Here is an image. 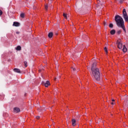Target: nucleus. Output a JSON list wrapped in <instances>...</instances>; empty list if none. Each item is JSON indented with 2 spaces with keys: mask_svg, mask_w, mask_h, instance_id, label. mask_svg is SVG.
I'll list each match as a JSON object with an SVG mask.
<instances>
[{
  "mask_svg": "<svg viewBox=\"0 0 128 128\" xmlns=\"http://www.w3.org/2000/svg\"><path fill=\"white\" fill-rule=\"evenodd\" d=\"M126 50H127L126 48L124 47V46L122 51L124 52H126Z\"/></svg>",
  "mask_w": 128,
  "mask_h": 128,
  "instance_id": "nucleus-17",
  "label": "nucleus"
},
{
  "mask_svg": "<svg viewBox=\"0 0 128 128\" xmlns=\"http://www.w3.org/2000/svg\"><path fill=\"white\" fill-rule=\"evenodd\" d=\"M110 34L112 35L114 34H116V30H112L110 32Z\"/></svg>",
  "mask_w": 128,
  "mask_h": 128,
  "instance_id": "nucleus-12",
  "label": "nucleus"
},
{
  "mask_svg": "<svg viewBox=\"0 0 128 128\" xmlns=\"http://www.w3.org/2000/svg\"><path fill=\"white\" fill-rule=\"evenodd\" d=\"M104 50L108 54V48H106V47H105L104 48Z\"/></svg>",
  "mask_w": 128,
  "mask_h": 128,
  "instance_id": "nucleus-23",
  "label": "nucleus"
},
{
  "mask_svg": "<svg viewBox=\"0 0 128 128\" xmlns=\"http://www.w3.org/2000/svg\"><path fill=\"white\" fill-rule=\"evenodd\" d=\"M124 18V20H125V21L126 22H128V16H125Z\"/></svg>",
  "mask_w": 128,
  "mask_h": 128,
  "instance_id": "nucleus-16",
  "label": "nucleus"
},
{
  "mask_svg": "<svg viewBox=\"0 0 128 128\" xmlns=\"http://www.w3.org/2000/svg\"><path fill=\"white\" fill-rule=\"evenodd\" d=\"M120 28H122V29L124 30V32L125 33L126 32V28L124 27V24L122 25V26H120Z\"/></svg>",
  "mask_w": 128,
  "mask_h": 128,
  "instance_id": "nucleus-11",
  "label": "nucleus"
},
{
  "mask_svg": "<svg viewBox=\"0 0 128 128\" xmlns=\"http://www.w3.org/2000/svg\"><path fill=\"white\" fill-rule=\"evenodd\" d=\"M112 102H114V100H112Z\"/></svg>",
  "mask_w": 128,
  "mask_h": 128,
  "instance_id": "nucleus-30",
  "label": "nucleus"
},
{
  "mask_svg": "<svg viewBox=\"0 0 128 128\" xmlns=\"http://www.w3.org/2000/svg\"><path fill=\"white\" fill-rule=\"evenodd\" d=\"M97 2L99 6H102V4L100 3V0H97Z\"/></svg>",
  "mask_w": 128,
  "mask_h": 128,
  "instance_id": "nucleus-14",
  "label": "nucleus"
},
{
  "mask_svg": "<svg viewBox=\"0 0 128 128\" xmlns=\"http://www.w3.org/2000/svg\"><path fill=\"white\" fill-rule=\"evenodd\" d=\"M122 12L124 17L128 16V14H126V9L123 10Z\"/></svg>",
  "mask_w": 128,
  "mask_h": 128,
  "instance_id": "nucleus-10",
  "label": "nucleus"
},
{
  "mask_svg": "<svg viewBox=\"0 0 128 128\" xmlns=\"http://www.w3.org/2000/svg\"><path fill=\"white\" fill-rule=\"evenodd\" d=\"M54 80H56V78H54Z\"/></svg>",
  "mask_w": 128,
  "mask_h": 128,
  "instance_id": "nucleus-31",
  "label": "nucleus"
},
{
  "mask_svg": "<svg viewBox=\"0 0 128 128\" xmlns=\"http://www.w3.org/2000/svg\"><path fill=\"white\" fill-rule=\"evenodd\" d=\"M91 70L95 80L98 81L100 80V70L96 68V62H94L92 64Z\"/></svg>",
  "mask_w": 128,
  "mask_h": 128,
  "instance_id": "nucleus-1",
  "label": "nucleus"
},
{
  "mask_svg": "<svg viewBox=\"0 0 128 128\" xmlns=\"http://www.w3.org/2000/svg\"><path fill=\"white\" fill-rule=\"evenodd\" d=\"M63 16L66 20H68V16H66V14L64 13Z\"/></svg>",
  "mask_w": 128,
  "mask_h": 128,
  "instance_id": "nucleus-18",
  "label": "nucleus"
},
{
  "mask_svg": "<svg viewBox=\"0 0 128 128\" xmlns=\"http://www.w3.org/2000/svg\"><path fill=\"white\" fill-rule=\"evenodd\" d=\"M43 84L44 86L46 88H48V86L50 84V81L47 80L46 82L44 83Z\"/></svg>",
  "mask_w": 128,
  "mask_h": 128,
  "instance_id": "nucleus-6",
  "label": "nucleus"
},
{
  "mask_svg": "<svg viewBox=\"0 0 128 128\" xmlns=\"http://www.w3.org/2000/svg\"><path fill=\"white\" fill-rule=\"evenodd\" d=\"M16 50H21L22 47L20 46H17Z\"/></svg>",
  "mask_w": 128,
  "mask_h": 128,
  "instance_id": "nucleus-13",
  "label": "nucleus"
},
{
  "mask_svg": "<svg viewBox=\"0 0 128 128\" xmlns=\"http://www.w3.org/2000/svg\"><path fill=\"white\" fill-rule=\"evenodd\" d=\"M109 28H114V24H109Z\"/></svg>",
  "mask_w": 128,
  "mask_h": 128,
  "instance_id": "nucleus-19",
  "label": "nucleus"
},
{
  "mask_svg": "<svg viewBox=\"0 0 128 128\" xmlns=\"http://www.w3.org/2000/svg\"><path fill=\"white\" fill-rule=\"evenodd\" d=\"M40 116H37L36 117V118H37V120H40Z\"/></svg>",
  "mask_w": 128,
  "mask_h": 128,
  "instance_id": "nucleus-27",
  "label": "nucleus"
},
{
  "mask_svg": "<svg viewBox=\"0 0 128 128\" xmlns=\"http://www.w3.org/2000/svg\"><path fill=\"white\" fill-rule=\"evenodd\" d=\"M42 70H39V72H41Z\"/></svg>",
  "mask_w": 128,
  "mask_h": 128,
  "instance_id": "nucleus-34",
  "label": "nucleus"
},
{
  "mask_svg": "<svg viewBox=\"0 0 128 128\" xmlns=\"http://www.w3.org/2000/svg\"><path fill=\"white\" fill-rule=\"evenodd\" d=\"M20 18H24V13H22L20 14Z\"/></svg>",
  "mask_w": 128,
  "mask_h": 128,
  "instance_id": "nucleus-15",
  "label": "nucleus"
},
{
  "mask_svg": "<svg viewBox=\"0 0 128 128\" xmlns=\"http://www.w3.org/2000/svg\"><path fill=\"white\" fill-rule=\"evenodd\" d=\"M71 68H72L74 72H76V69L74 67H71Z\"/></svg>",
  "mask_w": 128,
  "mask_h": 128,
  "instance_id": "nucleus-24",
  "label": "nucleus"
},
{
  "mask_svg": "<svg viewBox=\"0 0 128 128\" xmlns=\"http://www.w3.org/2000/svg\"><path fill=\"white\" fill-rule=\"evenodd\" d=\"M72 126H76V120L72 119Z\"/></svg>",
  "mask_w": 128,
  "mask_h": 128,
  "instance_id": "nucleus-8",
  "label": "nucleus"
},
{
  "mask_svg": "<svg viewBox=\"0 0 128 128\" xmlns=\"http://www.w3.org/2000/svg\"><path fill=\"white\" fill-rule=\"evenodd\" d=\"M16 34H20V32H16Z\"/></svg>",
  "mask_w": 128,
  "mask_h": 128,
  "instance_id": "nucleus-28",
  "label": "nucleus"
},
{
  "mask_svg": "<svg viewBox=\"0 0 128 128\" xmlns=\"http://www.w3.org/2000/svg\"><path fill=\"white\" fill-rule=\"evenodd\" d=\"M118 42V48L120 49L122 48V42H119L118 40L117 41Z\"/></svg>",
  "mask_w": 128,
  "mask_h": 128,
  "instance_id": "nucleus-3",
  "label": "nucleus"
},
{
  "mask_svg": "<svg viewBox=\"0 0 128 128\" xmlns=\"http://www.w3.org/2000/svg\"><path fill=\"white\" fill-rule=\"evenodd\" d=\"M77 72H78V69Z\"/></svg>",
  "mask_w": 128,
  "mask_h": 128,
  "instance_id": "nucleus-33",
  "label": "nucleus"
},
{
  "mask_svg": "<svg viewBox=\"0 0 128 128\" xmlns=\"http://www.w3.org/2000/svg\"><path fill=\"white\" fill-rule=\"evenodd\" d=\"M54 36V33H52V32H50L48 34V37L50 38H52Z\"/></svg>",
  "mask_w": 128,
  "mask_h": 128,
  "instance_id": "nucleus-9",
  "label": "nucleus"
},
{
  "mask_svg": "<svg viewBox=\"0 0 128 128\" xmlns=\"http://www.w3.org/2000/svg\"><path fill=\"white\" fill-rule=\"evenodd\" d=\"M124 2V0H120V4H122V2Z\"/></svg>",
  "mask_w": 128,
  "mask_h": 128,
  "instance_id": "nucleus-26",
  "label": "nucleus"
},
{
  "mask_svg": "<svg viewBox=\"0 0 128 128\" xmlns=\"http://www.w3.org/2000/svg\"><path fill=\"white\" fill-rule=\"evenodd\" d=\"M20 23L18 22H14V24H13V26H20Z\"/></svg>",
  "mask_w": 128,
  "mask_h": 128,
  "instance_id": "nucleus-7",
  "label": "nucleus"
},
{
  "mask_svg": "<svg viewBox=\"0 0 128 128\" xmlns=\"http://www.w3.org/2000/svg\"><path fill=\"white\" fill-rule=\"evenodd\" d=\"M14 112H20V108H16V107L14 108Z\"/></svg>",
  "mask_w": 128,
  "mask_h": 128,
  "instance_id": "nucleus-5",
  "label": "nucleus"
},
{
  "mask_svg": "<svg viewBox=\"0 0 128 128\" xmlns=\"http://www.w3.org/2000/svg\"><path fill=\"white\" fill-rule=\"evenodd\" d=\"M2 11L0 10V16H2Z\"/></svg>",
  "mask_w": 128,
  "mask_h": 128,
  "instance_id": "nucleus-25",
  "label": "nucleus"
},
{
  "mask_svg": "<svg viewBox=\"0 0 128 128\" xmlns=\"http://www.w3.org/2000/svg\"><path fill=\"white\" fill-rule=\"evenodd\" d=\"M24 66L26 68L28 66V62L26 61L24 62Z\"/></svg>",
  "mask_w": 128,
  "mask_h": 128,
  "instance_id": "nucleus-20",
  "label": "nucleus"
},
{
  "mask_svg": "<svg viewBox=\"0 0 128 128\" xmlns=\"http://www.w3.org/2000/svg\"><path fill=\"white\" fill-rule=\"evenodd\" d=\"M122 33V30H119L116 32V34H120Z\"/></svg>",
  "mask_w": 128,
  "mask_h": 128,
  "instance_id": "nucleus-21",
  "label": "nucleus"
},
{
  "mask_svg": "<svg viewBox=\"0 0 128 128\" xmlns=\"http://www.w3.org/2000/svg\"><path fill=\"white\" fill-rule=\"evenodd\" d=\"M50 0V2H52V0Z\"/></svg>",
  "mask_w": 128,
  "mask_h": 128,
  "instance_id": "nucleus-32",
  "label": "nucleus"
},
{
  "mask_svg": "<svg viewBox=\"0 0 128 128\" xmlns=\"http://www.w3.org/2000/svg\"><path fill=\"white\" fill-rule=\"evenodd\" d=\"M111 104H114V102H111Z\"/></svg>",
  "mask_w": 128,
  "mask_h": 128,
  "instance_id": "nucleus-29",
  "label": "nucleus"
},
{
  "mask_svg": "<svg viewBox=\"0 0 128 128\" xmlns=\"http://www.w3.org/2000/svg\"><path fill=\"white\" fill-rule=\"evenodd\" d=\"M48 4L45 5V10H48Z\"/></svg>",
  "mask_w": 128,
  "mask_h": 128,
  "instance_id": "nucleus-22",
  "label": "nucleus"
},
{
  "mask_svg": "<svg viewBox=\"0 0 128 128\" xmlns=\"http://www.w3.org/2000/svg\"><path fill=\"white\" fill-rule=\"evenodd\" d=\"M13 70L14 72H18V74H22V72H20V70L18 68H14Z\"/></svg>",
  "mask_w": 128,
  "mask_h": 128,
  "instance_id": "nucleus-4",
  "label": "nucleus"
},
{
  "mask_svg": "<svg viewBox=\"0 0 128 128\" xmlns=\"http://www.w3.org/2000/svg\"><path fill=\"white\" fill-rule=\"evenodd\" d=\"M115 22L119 28L124 24V19L119 15H116L115 16Z\"/></svg>",
  "mask_w": 128,
  "mask_h": 128,
  "instance_id": "nucleus-2",
  "label": "nucleus"
}]
</instances>
